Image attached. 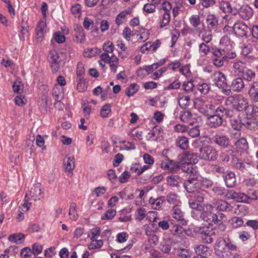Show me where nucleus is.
<instances>
[{
  "instance_id": "nucleus-1",
  "label": "nucleus",
  "mask_w": 258,
  "mask_h": 258,
  "mask_svg": "<svg viewBox=\"0 0 258 258\" xmlns=\"http://www.w3.org/2000/svg\"><path fill=\"white\" fill-rule=\"evenodd\" d=\"M198 177H188V179L184 183V187L188 192H195L196 191L205 192L208 194L210 182L208 180H199Z\"/></svg>"
},
{
  "instance_id": "nucleus-2",
  "label": "nucleus",
  "mask_w": 258,
  "mask_h": 258,
  "mask_svg": "<svg viewBox=\"0 0 258 258\" xmlns=\"http://www.w3.org/2000/svg\"><path fill=\"white\" fill-rule=\"evenodd\" d=\"M225 104L238 111L246 110L248 107V100L240 94L228 97L225 100Z\"/></svg>"
},
{
  "instance_id": "nucleus-3",
  "label": "nucleus",
  "mask_w": 258,
  "mask_h": 258,
  "mask_svg": "<svg viewBox=\"0 0 258 258\" xmlns=\"http://www.w3.org/2000/svg\"><path fill=\"white\" fill-rule=\"evenodd\" d=\"M30 197L34 201L40 200L42 198V192L41 189V184L37 183L34 184L31 188L29 194L26 193L24 199V203L22 204V207L26 208L25 211H28L31 203L29 202Z\"/></svg>"
},
{
  "instance_id": "nucleus-4",
  "label": "nucleus",
  "mask_w": 258,
  "mask_h": 258,
  "mask_svg": "<svg viewBox=\"0 0 258 258\" xmlns=\"http://www.w3.org/2000/svg\"><path fill=\"white\" fill-rule=\"evenodd\" d=\"M63 55H60L55 50H51L48 54V60L52 73H57L64 64Z\"/></svg>"
},
{
  "instance_id": "nucleus-5",
  "label": "nucleus",
  "mask_w": 258,
  "mask_h": 258,
  "mask_svg": "<svg viewBox=\"0 0 258 258\" xmlns=\"http://www.w3.org/2000/svg\"><path fill=\"white\" fill-rule=\"evenodd\" d=\"M168 149H164L162 152V155L165 157V160H162L160 164L162 169L168 170L171 173H176L180 168V163L170 159L166 155Z\"/></svg>"
},
{
  "instance_id": "nucleus-6",
  "label": "nucleus",
  "mask_w": 258,
  "mask_h": 258,
  "mask_svg": "<svg viewBox=\"0 0 258 258\" xmlns=\"http://www.w3.org/2000/svg\"><path fill=\"white\" fill-rule=\"evenodd\" d=\"M213 82L216 86L221 89L224 94L227 96L231 94V90L228 88L223 74L221 72L214 73L213 75Z\"/></svg>"
},
{
  "instance_id": "nucleus-7",
  "label": "nucleus",
  "mask_w": 258,
  "mask_h": 258,
  "mask_svg": "<svg viewBox=\"0 0 258 258\" xmlns=\"http://www.w3.org/2000/svg\"><path fill=\"white\" fill-rule=\"evenodd\" d=\"M100 57L101 61H104V63L109 64L111 71L114 73L116 72L117 68L119 65L118 58L115 55H112L110 56L108 53H102Z\"/></svg>"
},
{
  "instance_id": "nucleus-8",
  "label": "nucleus",
  "mask_w": 258,
  "mask_h": 258,
  "mask_svg": "<svg viewBox=\"0 0 258 258\" xmlns=\"http://www.w3.org/2000/svg\"><path fill=\"white\" fill-rule=\"evenodd\" d=\"M210 223L201 226L196 227L194 231L200 235V237L203 242L208 243L210 241Z\"/></svg>"
},
{
  "instance_id": "nucleus-9",
  "label": "nucleus",
  "mask_w": 258,
  "mask_h": 258,
  "mask_svg": "<svg viewBox=\"0 0 258 258\" xmlns=\"http://www.w3.org/2000/svg\"><path fill=\"white\" fill-rule=\"evenodd\" d=\"M202 143L201 147L200 149V156L202 159L209 160L210 153V138L208 137H203L200 138Z\"/></svg>"
},
{
  "instance_id": "nucleus-10",
  "label": "nucleus",
  "mask_w": 258,
  "mask_h": 258,
  "mask_svg": "<svg viewBox=\"0 0 258 258\" xmlns=\"http://www.w3.org/2000/svg\"><path fill=\"white\" fill-rule=\"evenodd\" d=\"M225 109L223 107H219L215 110L216 114L211 115V127H216L220 125L222 123L221 114Z\"/></svg>"
},
{
  "instance_id": "nucleus-11",
  "label": "nucleus",
  "mask_w": 258,
  "mask_h": 258,
  "mask_svg": "<svg viewBox=\"0 0 258 258\" xmlns=\"http://www.w3.org/2000/svg\"><path fill=\"white\" fill-rule=\"evenodd\" d=\"M172 217L182 225H187V221L184 216V213L177 206L174 205L172 209Z\"/></svg>"
},
{
  "instance_id": "nucleus-12",
  "label": "nucleus",
  "mask_w": 258,
  "mask_h": 258,
  "mask_svg": "<svg viewBox=\"0 0 258 258\" xmlns=\"http://www.w3.org/2000/svg\"><path fill=\"white\" fill-rule=\"evenodd\" d=\"M233 31L235 35L238 37L246 36L249 28L244 23L239 22L234 24Z\"/></svg>"
},
{
  "instance_id": "nucleus-13",
  "label": "nucleus",
  "mask_w": 258,
  "mask_h": 258,
  "mask_svg": "<svg viewBox=\"0 0 258 258\" xmlns=\"http://www.w3.org/2000/svg\"><path fill=\"white\" fill-rule=\"evenodd\" d=\"M213 208L221 211H232V207L226 201L222 200H214Z\"/></svg>"
},
{
  "instance_id": "nucleus-14",
  "label": "nucleus",
  "mask_w": 258,
  "mask_h": 258,
  "mask_svg": "<svg viewBox=\"0 0 258 258\" xmlns=\"http://www.w3.org/2000/svg\"><path fill=\"white\" fill-rule=\"evenodd\" d=\"M239 16L243 20H249L253 15V9L248 5H243L239 10Z\"/></svg>"
},
{
  "instance_id": "nucleus-15",
  "label": "nucleus",
  "mask_w": 258,
  "mask_h": 258,
  "mask_svg": "<svg viewBox=\"0 0 258 258\" xmlns=\"http://www.w3.org/2000/svg\"><path fill=\"white\" fill-rule=\"evenodd\" d=\"M46 24L43 20H40L38 23L36 28V36L37 41H41L44 37V34L46 32Z\"/></svg>"
},
{
  "instance_id": "nucleus-16",
  "label": "nucleus",
  "mask_w": 258,
  "mask_h": 258,
  "mask_svg": "<svg viewBox=\"0 0 258 258\" xmlns=\"http://www.w3.org/2000/svg\"><path fill=\"white\" fill-rule=\"evenodd\" d=\"M63 165L66 172H68V175L73 174L72 171L75 168V158L73 156L66 155L63 160Z\"/></svg>"
},
{
  "instance_id": "nucleus-17",
  "label": "nucleus",
  "mask_w": 258,
  "mask_h": 258,
  "mask_svg": "<svg viewBox=\"0 0 258 258\" xmlns=\"http://www.w3.org/2000/svg\"><path fill=\"white\" fill-rule=\"evenodd\" d=\"M199 101V111L205 115L208 119L210 118V114L209 110L210 109L209 102L208 100H205L203 97L198 99Z\"/></svg>"
},
{
  "instance_id": "nucleus-18",
  "label": "nucleus",
  "mask_w": 258,
  "mask_h": 258,
  "mask_svg": "<svg viewBox=\"0 0 258 258\" xmlns=\"http://www.w3.org/2000/svg\"><path fill=\"white\" fill-rule=\"evenodd\" d=\"M224 242H225V240L219 238L215 243L214 247L215 252L219 258H224V253L225 251Z\"/></svg>"
},
{
  "instance_id": "nucleus-19",
  "label": "nucleus",
  "mask_w": 258,
  "mask_h": 258,
  "mask_svg": "<svg viewBox=\"0 0 258 258\" xmlns=\"http://www.w3.org/2000/svg\"><path fill=\"white\" fill-rule=\"evenodd\" d=\"M180 168L183 172L190 173V174L189 177L190 176H191V177H198V173L196 168H195L193 165L190 163L182 162L181 164L180 163Z\"/></svg>"
},
{
  "instance_id": "nucleus-20",
  "label": "nucleus",
  "mask_w": 258,
  "mask_h": 258,
  "mask_svg": "<svg viewBox=\"0 0 258 258\" xmlns=\"http://www.w3.org/2000/svg\"><path fill=\"white\" fill-rule=\"evenodd\" d=\"M213 140L216 144L223 148H228L230 145L229 138L223 135H217L213 137Z\"/></svg>"
},
{
  "instance_id": "nucleus-21",
  "label": "nucleus",
  "mask_w": 258,
  "mask_h": 258,
  "mask_svg": "<svg viewBox=\"0 0 258 258\" xmlns=\"http://www.w3.org/2000/svg\"><path fill=\"white\" fill-rule=\"evenodd\" d=\"M248 93L252 101L258 102V82H254L250 85Z\"/></svg>"
},
{
  "instance_id": "nucleus-22",
  "label": "nucleus",
  "mask_w": 258,
  "mask_h": 258,
  "mask_svg": "<svg viewBox=\"0 0 258 258\" xmlns=\"http://www.w3.org/2000/svg\"><path fill=\"white\" fill-rule=\"evenodd\" d=\"M224 179L228 187H233L236 185V178L234 173L229 171L224 173Z\"/></svg>"
},
{
  "instance_id": "nucleus-23",
  "label": "nucleus",
  "mask_w": 258,
  "mask_h": 258,
  "mask_svg": "<svg viewBox=\"0 0 258 258\" xmlns=\"http://www.w3.org/2000/svg\"><path fill=\"white\" fill-rule=\"evenodd\" d=\"M182 162L195 164L198 162L197 155L194 153L187 152L182 157Z\"/></svg>"
},
{
  "instance_id": "nucleus-24",
  "label": "nucleus",
  "mask_w": 258,
  "mask_h": 258,
  "mask_svg": "<svg viewBox=\"0 0 258 258\" xmlns=\"http://www.w3.org/2000/svg\"><path fill=\"white\" fill-rule=\"evenodd\" d=\"M195 249L197 255L193 258H208L207 256L209 249L208 246L201 244L197 246Z\"/></svg>"
},
{
  "instance_id": "nucleus-25",
  "label": "nucleus",
  "mask_w": 258,
  "mask_h": 258,
  "mask_svg": "<svg viewBox=\"0 0 258 258\" xmlns=\"http://www.w3.org/2000/svg\"><path fill=\"white\" fill-rule=\"evenodd\" d=\"M244 87V83L243 79L240 78H237L234 79L232 82L231 88V89L237 92H241Z\"/></svg>"
},
{
  "instance_id": "nucleus-26",
  "label": "nucleus",
  "mask_w": 258,
  "mask_h": 258,
  "mask_svg": "<svg viewBox=\"0 0 258 258\" xmlns=\"http://www.w3.org/2000/svg\"><path fill=\"white\" fill-rule=\"evenodd\" d=\"M52 95L55 101L60 102L63 98V92L62 87L55 85L52 89Z\"/></svg>"
},
{
  "instance_id": "nucleus-27",
  "label": "nucleus",
  "mask_w": 258,
  "mask_h": 258,
  "mask_svg": "<svg viewBox=\"0 0 258 258\" xmlns=\"http://www.w3.org/2000/svg\"><path fill=\"white\" fill-rule=\"evenodd\" d=\"M166 180L168 185L172 187H178L181 179L179 175L173 174L168 176Z\"/></svg>"
},
{
  "instance_id": "nucleus-28",
  "label": "nucleus",
  "mask_w": 258,
  "mask_h": 258,
  "mask_svg": "<svg viewBox=\"0 0 258 258\" xmlns=\"http://www.w3.org/2000/svg\"><path fill=\"white\" fill-rule=\"evenodd\" d=\"M213 57H212L213 63L216 67H220L223 65V60L221 58V52L220 50H217L212 52Z\"/></svg>"
},
{
  "instance_id": "nucleus-29",
  "label": "nucleus",
  "mask_w": 258,
  "mask_h": 258,
  "mask_svg": "<svg viewBox=\"0 0 258 258\" xmlns=\"http://www.w3.org/2000/svg\"><path fill=\"white\" fill-rule=\"evenodd\" d=\"M163 132L162 128L159 126H155L152 130L148 133L147 137L149 140H154V138L156 139L160 137V134Z\"/></svg>"
},
{
  "instance_id": "nucleus-30",
  "label": "nucleus",
  "mask_w": 258,
  "mask_h": 258,
  "mask_svg": "<svg viewBox=\"0 0 258 258\" xmlns=\"http://www.w3.org/2000/svg\"><path fill=\"white\" fill-rule=\"evenodd\" d=\"M143 229L145 231V234L149 237L155 234L157 227L155 224L150 223L149 224L144 225Z\"/></svg>"
},
{
  "instance_id": "nucleus-31",
  "label": "nucleus",
  "mask_w": 258,
  "mask_h": 258,
  "mask_svg": "<svg viewBox=\"0 0 258 258\" xmlns=\"http://www.w3.org/2000/svg\"><path fill=\"white\" fill-rule=\"evenodd\" d=\"M178 104L182 108H185L189 105L190 97L188 96H185L179 94L178 97Z\"/></svg>"
},
{
  "instance_id": "nucleus-32",
  "label": "nucleus",
  "mask_w": 258,
  "mask_h": 258,
  "mask_svg": "<svg viewBox=\"0 0 258 258\" xmlns=\"http://www.w3.org/2000/svg\"><path fill=\"white\" fill-rule=\"evenodd\" d=\"M220 9L224 13L230 12L233 15H236L237 11H233L232 9L230 4L228 2H222L219 4Z\"/></svg>"
},
{
  "instance_id": "nucleus-33",
  "label": "nucleus",
  "mask_w": 258,
  "mask_h": 258,
  "mask_svg": "<svg viewBox=\"0 0 258 258\" xmlns=\"http://www.w3.org/2000/svg\"><path fill=\"white\" fill-rule=\"evenodd\" d=\"M243 79L248 82H252L255 78V73L250 69H246L242 73Z\"/></svg>"
},
{
  "instance_id": "nucleus-34",
  "label": "nucleus",
  "mask_w": 258,
  "mask_h": 258,
  "mask_svg": "<svg viewBox=\"0 0 258 258\" xmlns=\"http://www.w3.org/2000/svg\"><path fill=\"white\" fill-rule=\"evenodd\" d=\"M24 238L25 236L23 234L18 233L10 235L8 237V240L16 244H21L24 241Z\"/></svg>"
},
{
  "instance_id": "nucleus-35",
  "label": "nucleus",
  "mask_w": 258,
  "mask_h": 258,
  "mask_svg": "<svg viewBox=\"0 0 258 258\" xmlns=\"http://www.w3.org/2000/svg\"><path fill=\"white\" fill-rule=\"evenodd\" d=\"M246 110V117L247 119H252L258 116V107L256 106L248 107Z\"/></svg>"
},
{
  "instance_id": "nucleus-36",
  "label": "nucleus",
  "mask_w": 258,
  "mask_h": 258,
  "mask_svg": "<svg viewBox=\"0 0 258 258\" xmlns=\"http://www.w3.org/2000/svg\"><path fill=\"white\" fill-rule=\"evenodd\" d=\"M220 45L224 49H230L232 47V42L227 36H224L220 41Z\"/></svg>"
},
{
  "instance_id": "nucleus-37",
  "label": "nucleus",
  "mask_w": 258,
  "mask_h": 258,
  "mask_svg": "<svg viewBox=\"0 0 258 258\" xmlns=\"http://www.w3.org/2000/svg\"><path fill=\"white\" fill-rule=\"evenodd\" d=\"M233 68L235 73L242 74L245 68V63L240 60H238L233 63Z\"/></svg>"
},
{
  "instance_id": "nucleus-38",
  "label": "nucleus",
  "mask_w": 258,
  "mask_h": 258,
  "mask_svg": "<svg viewBox=\"0 0 258 258\" xmlns=\"http://www.w3.org/2000/svg\"><path fill=\"white\" fill-rule=\"evenodd\" d=\"M247 120V121L242 123L243 125L251 130L258 129V121L255 120L254 118Z\"/></svg>"
},
{
  "instance_id": "nucleus-39",
  "label": "nucleus",
  "mask_w": 258,
  "mask_h": 258,
  "mask_svg": "<svg viewBox=\"0 0 258 258\" xmlns=\"http://www.w3.org/2000/svg\"><path fill=\"white\" fill-rule=\"evenodd\" d=\"M192 117L191 113L188 110L181 111L179 116L181 121L185 123L189 122L191 120Z\"/></svg>"
},
{
  "instance_id": "nucleus-40",
  "label": "nucleus",
  "mask_w": 258,
  "mask_h": 258,
  "mask_svg": "<svg viewBox=\"0 0 258 258\" xmlns=\"http://www.w3.org/2000/svg\"><path fill=\"white\" fill-rule=\"evenodd\" d=\"M201 211H202L200 215L201 220L205 221L207 222V223H209L208 221L210 219L209 218V216H210V211L208 205H206L205 207H202L201 208Z\"/></svg>"
},
{
  "instance_id": "nucleus-41",
  "label": "nucleus",
  "mask_w": 258,
  "mask_h": 258,
  "mask_svg": "<svg viewBox=\"0 0 258 258\" xmlns=\"http://www.w3.org/2000/svg\"><path fill=\"white\" fill-rule=\"evenodd\" d=\"M237 148L246 150L248 148V143L246 139L242 138L238 140L235 143Z\"/></svg>"
},
{
  "instance_id": "nucleus-42",
  "label": "nucleus",
  "mask_w": 258,
  "mask_h": 258,
  "mask_svg": "<svg viewBox=\"0 0 258 258\" xmlns=\"http://www.w3.org/2000/svg\"><path fill=\"white\" fill-rule=\"evenodd\" d=\"M178 146L181 149H186L188 146V140L184 136L179 137L178 138Z\"/></svg>"
},
{
  "instance_id": "nucleus-43",
  "label": "nucleus",
  "mask_w": 258,
  "mask_h": 258,
  "mask_svg": "<svg viewBox=\"0 0 258 258\" xmlns=\"http://www.w3.org/2000/svg\"><path fill=\"white\" fill-rule=\"evenodd\" d=\"M138 91V86L135 84H132L125 90V94L128 96L131 97L135 94Z\"/></svg>"
},
{
  "instance_id": "nucleus-44",
  "label": "nucleus",
  "mask_w": 258,
  "mask_h": 258,
  "mask_svg": "<svg viewBox=\"0 0 258 258\" xmlns=\"http://www.w3.org/2000/svg\"><path fill=\"white\" fill-rule=\"evenodd\" d=\"M87 88V83L83 78H79L77 85V90L81 92H84Z\"/></svg>"
},
{
  "instance_id": "nucleus-45",
  "label": "nucleus",
  "mask_w": 258,
  "mask_h": 258,
  "mask_svg": "<svg viewBox=\"0 0 258 258\" xmlns=\"http://www.w3.org/2000/svg\"><path fill=\"white\" fill-rule=\"evenodd\" d=\"M111 111V106L109 104H106L103 106L100 110V115L103 118L107 117Z\"/></svg>"
},
{
  "instance_id": "nucleus-46",
  "label": "nucleus",
  "mask_w": 258,
  "mask_h": 258,
  "mask_svg": "<svg viewBox=\"0 0 258 258\" xmlns=\"http://www.w3.org/2000/svg\"><path fill=\"white\" fill-rule=\"evenodd\" d=\"M100 234V229L98 227H96L90 230L88 233V236L90 237L92 241H96L98 236Z\"/></svg>"
},
{
  "instance_id": "nucleus-47",
  "label": "nucleus",
  "mask_w": 258,
  "mask_h": 258,
  "mask_svg": "<svg viewBox=\"0 0 258 258\" xmlns=\"http://www.w3.org/2000/svg\"><path fill=\"white\" fill-rule=\"evenodd\" d=\"M212 219L215 224H218L223 222V220H225V217L223 213L218 212L212 216Z\"/></svg>"
},
{
  "instance_id": "nucleus-48",
  "label": "nucleus",
  "mask_w": 258,
  "mask_h": 258,
  "mask_svg": "<svg viewBox=\"0 0 258 258\" xmlns=\"http://www.w3.org/2000/svg\"><path fill=\"white\" fill-rule=\"evenodd\" d=\"M179 72L186 78L191 77V73L190 70L189 64H186L185 66L180 67Z\"/></svg>"
},
{
  "instance_id": "nucleus-49",
  "label": "nucleus",
  "mask_w": 258,
  "mask_h": 258,
  "mask_svg": "<svg viewBox=\"0 0 258 258\" xmlns=\"http://www.w3.org/2000/svg\"><path fill=\"white\" fill-rule=\"evenodd\" d=\"M156 5H157L152 4V3L150 2V3H147L144 5L143 10L144 12H146L147 13H153L156 11Z\"/></svg>"
},
{
  "instance_id": "nucleus-50",
  "label": "nucleus",
  "mask_w": 258,
  "mask_h": 258,
  "mask_svg": "<svg viewBox=\"0 0 258 258\" xmlns=\"http://www.w3.org/2000/svg\"><path fill=\"white\" fill-rule=\"evenodd\" d=\"M116 210L114 209H109L106 213L102 216V220H110L116 215Z\"/></svg>"
},
{
  "instance_id": "nucleus-51",
  "label": "nucleus",
  "mask_w": 258,
  "mask_h": 258,
  "mask_svg": "<svg viewBox=\"0 0 258 258\" xmlns=\"http://www.w3.org/2000/svg\"><path fill=\"white\" fill-rule=\"evenodd\" d=\"M235 201L237 202L249 203L248 196L242 192H237Z\"/></svg>"
},
{
  "instance_id": "nucleus-52",
  "label": "nucleus",
  "mask_w": 258,
  "mask_h": 258,
  "mask_svg": "<svg viewBox=\"0 0 258 258\" xmlns=\"http://www.w3.org/2000/svg\"><path fill=\"white\" fill-rule=\"evenodd\" d=\"M167 201L170 204L173 205H176L178 202V196L173 193H170L167 196Z\"/></svg>"
},
{
  "instance_id": "nucleus-53",
  "label": "nucleus",
  "mask_w": 258,
  "mask_h": 258,
  "mask_svg": "<svg viewBox=\"0 0 258 258\" xmlns=\"http://www.w3.org/2000/svg\"><path fill=\"white\" fill-rule=\"evenodd\" d=\"M170 21V13L164 12L162 16V19L160 23V28H163L169 24Z\"/></svg>"
},
{
  "instance_id": "nucleus-54",
  "label": "nucleus",
  "mask_w": 258,
  "mask_h": 258,
  "mask_svg": "<svg viewBox=\"0 0 258 258\" xmlns=\"http://www.w3.org/2000/svg\"><path fill=\"white\" fill-rule=\"evenodd\" d=\"M192 193L194 194V197L195 198V200L196 202L199 203H201L204 202V200L206 198V194L198 190Z\"/></svg>"
},
{
  "instance_id": "nucleus-55",
  "label": "nucleus",
  "mask_w": 258,
  "mask_h": 258,
  "mask_svg": "<svg viewBox=\"0 0 258 258\" xmlns=\"http://www.w3.org/2000/svg\"><path fill=\"white\" fill-rule=\"evenodd\" d=\"M218 22V18L215 15H211V31L212 28L215 31H218L220 29Z\"/></svg>"
},
{
  "instance_id": "nucleus-56",
  "label": "nucleus",
  "mask_w": 258,
  "mask_h": 258,
  "mask_svg": "<svg viewBox=\"0 0 258 258\" xmlns=\"http://www.w3.org/2000/svg\"><path fill=\"white\" fill-rule=\"evenodd\" d=\"M55 41L58 43H63L66 41L65 36L59 31L56 32L53 34Z\"/></svg>"
},
{
  "instance_id": "nucleus-57",
  "label": "nucleus",
  "mask_w": 258,
  "mask_h": 258,
  "mask_svg": "<svg viewBox=\"0 0 258 258\" xmlns=\"http://www.w3.org/2000/svg\"><path fill=\"white\" fill-rule=\"evenodd\" d=\"M85 73V69L84 64L81 62H79L77 66L76 74L78 77L83 78Z\"/></svg>"
},
{
  "instance_id": "nucleus-58",
  "label": "nucleus",
  "mask_w": 258,
  "mask_h": 258,
  "mask_svg": "<svg viewBox=\"0 0 258 258\" xmlns=\"http://www.w3.org/2000/svg\"><path fill=\"white\" fill-rule=\"evenodd\" d=\"M103 49L105 51L104 53H112L114 50V45L111 42L108 41L104 44Z\"/></svg>"
},
{
  "instance_id": "nucleus-59",
  "label": "nucleus",
  "mask_w": 258,
  "mask_h": 258,
  "mask_svg": "<svg viewBox=\"0 0 258 258\" xmlns=\"http://www.w3.org/2000/svg\"><path fill=\"white\" fill-rule=\"evenodd\" d=\"M181 63L179 60H176L174 61H172L167 65V68L169 70L172 71H175L177 69L180 68L181 67Z\"/></svg>"
},
{
  "instance_id": "nucleus-60",
  "label": "nucleus",
  "mask_w": 258,
  "mask_h": 258,
  "mask_svg": "<svg viewBox=\"0 0 258 258\" xmlns=\"http://www.w3.org/2000/svg\"><path fill=\"white\" fill-rule=\"evenodd\" d=\"M130 177V173L127 171H125L119 176L118 180L121 183H126L127 182Z\"/></svg>"
},
{
  "instance_id": "nucleus-61",
  "label": "nucleus",
  "mask_w": 258,
  "mask_h": 258,
  "mask_svg": "<svg viewBox=\"0 0 258 258\" xmlns=\"http://www.w3.org/2000/svg\"><path fill=\"white\" fill-rule=\"evenodd\" d=\"M83 25L84 27L86 29L89 30H90L93 27V26L94 25V22H93V21L92 20H91V19H89L88 17H85L84 20Z\"/></svg>"
},
{
  "instance_id": "nucleus-62",
  "label": "nucleus",
  "mask_w": 258,
  "mask_h": 258,
  "mask_svg": "<svg viewBox=\"0 0 258 258\" xmlns=\"http://www.w3.org/2000/svg\"><path fill=\"white\" fill-rule=\"evenodd\" d=\"M198 89L199 91L203 94H207L210 90V87L208 84L206 83H203L199 84Z\"/></svg>"
},
{
  "instance_id": "nucleus-63",
  "label": "nucleus",
  "mask_w": 258,
  "mask_h": 258,
  "mask_svg": "<svg viewBox=\"0 0 258 258\" xmlns=\"http://www.w3.org/2000/svg\"><path fill=\"white\" fill-rule=\"evenodd\" d=\"M55 249V247H51L45 249L44 251L45 256L47 258H52L56 254Z\"/></svg>"
},
{
  "instance_id": "nucleus-64",
  "label": "nucleus",
  "mask_w": 258,
  "mask_h": 258,
  "mask_svg": "<svg viewBox=\"0 0 258 258\" xmlns=\"http://www.w3.org/2000/svg\"><path fill=\"white\" fill-rule=\"evenodd\" d=\"M146 215V210L145 209L143 208H141L138 209L136 211V219L141 221L144 219Z\"/></svg>"
}]
</instances>
